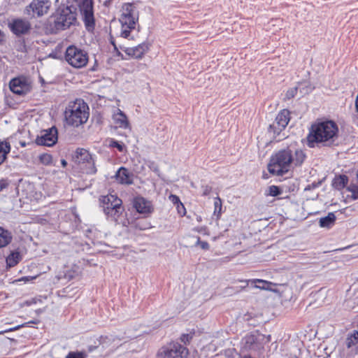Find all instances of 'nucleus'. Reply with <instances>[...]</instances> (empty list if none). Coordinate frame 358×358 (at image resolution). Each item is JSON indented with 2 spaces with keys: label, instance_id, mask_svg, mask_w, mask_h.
<instances>
[{
  "label": "nucleus",
  "instance_id": "a18cd8bd",
  "mask_svg": "<svg viewBox=\"0 0 358 358\" xmlns=\"http://www.w3.org/2000/svg\"><path fill=\"white\" fill-rule=\"evenodd\" d=\"M25 145H26V144H25V143H21V145H22V147H24V146H25Z\"/></svg>",
  "mask_w": 358,
  "mask_h": 358
},
{
  "label": "nucleus",
  "instance_id": "f704fd0d",
  "mask_svg": "<svg viewBox=\"0 0 358 358\" xmlns=\"http://www.w3.org/2000/svg\"><path fill=\"white\" fill-rule=\"evenodd\" d=\"M192 338V335L190 334H182L180 337V340L185 344L188 343Z\"/></svg>",
  "mask_w": 358,
  "mask_h": 358
},
{
  "label": "nucleus",
  "instance_id": "20e7f679",
  "mask_svg": "<svg viewBox=\"0 0 358 358\" xmlns=\"http://www.w3.org/2000/svg\"><path fill=\"white\" fill-rule=\"evenodd\" d=\"M120 22L122 29L120 36L124 38H130L131 33L136 28L138 21V10L132 3L123 4L121 10Z\"/></svg>",
  "mask_w": 358,
  "mask_h": 358
},
{
  "label": "nucleus",
  "instance_id": "37998d69",
  "mask_svg": "<svg viewBox=\"0 0 358 358\" xmlns=\"http://www.w3.org/2000/svg\"><path fill=\"white\" fill-rule=\"evenodd\" d=\"M349 190L352 191V192L354 193V196H353V198H354L355 199H358V194H357V195H355V191L354 189H350V188H349Z\"/></svg>",
  "mask_w": 358,
  "mask_h": 358
},
{
  "label": "nucleus",
  "instance_id": "ea45409f",
  "mask_svg": "<svg viewBox=\"0 0 358 358\" xmlns=\"http://www.w3.org/2000/svg\"><path fill=\"white\" fill-rule=\"evenodd\" d=\"M281 22V21H280V20H279V19L271 20L269 22L268 24H272L273 26H274V25H275V22Z\"/></svg>",
  "mask_w": 358,
  "mask_h": 358
},
{
  "label": "nucleus",
  "instance_id": "1a4fd4ad",
  "mask_svg": "<svg viewBox=\"0 0 358 358\" xmlns=\"http://www.w3.org/2000/svg\"><path fill=\"white\" fill-rule=\"evenodd\" d=\"M288 110H282L276 116L273 123L269 126L268 131L273 138H276L280 136L281 131L287 127L290 120Z\"/></svg>",
  "mask_w": 358,
  "mask_h": 358
},
{
  "label": "nucleus",
  "instance_id": "6ab92c4d",
  "mask_svg": "<svg viewBox=\"0 0 358 358\" xmlns=\"http://www.w3.org/2000/svg\"><path fill=\"white\" fill-rule=\"evenodd\" d=\"M134 207L139 213H148L151 212L150 203L143 197L134 199Z\"/></svg>",
  "mask_w": 358,
  "mask_h": 358
},
{
  "label": "nucleus",
  "instance_id": "6e6552de",
  "mask_svg": "<svg viewBox=\"0 0 358 358\" xmlns=\"http://www.w3.org/2000/svg\"><path fill=\"white\" fill-rule=\"evenodd\" d=\"M76 13L70 7L66 6L61 9L59 15L55 21V28L57 31L69 28L76 22Z\"/></svg>",
  "mask_w": 358,
  "mask_h": 358
},
{
  "label": "nucleus",
  "instance_id": "72a5a7b5",
  "mask_svg": "<svg viewBox=\"0 0 358 358\" xmlns=\"http://www.w3.org/2000/svg\"><path fill=\"white\" fill-rule=\"evenodd\" d=\"M176 207L177 208V211H178V214L180 216H184L185 215L186 210H185L184 205L182 203V202L180 203H179L178 206H176Z\"/></svg>",
  "mask_w": 358,
  "mask_h": 358
},
{
  "label": "nucleus",
  "instance_id": "7c9ffc66",
  "mask_svg": "<svg viewBox=\"0 0 358 358\" xmlns=\"http://www.w3.org/2000/svg\"><path fill=\"white\" fill-rule=\"evenodd\" d=\"M169 199L170 200V201L174 205V206H178L179 203H181L179 197L175 194H171L169 196Z\"/></svg>",
  "mask_w": 358,
  "mask_h": 358
},
{
  "label": "nucleus",
  "instance_id": "2eb2a0df",
  "mask_svg": "<svg viewBox=\"0 0 358 358\" xmlns=\"http://www.w3.org/2000/svg\"><path fill=\"white\" fill-rule=\"evenodd\" d=\"M51 6L50 0H34L27 8L30 14V10L33 12V15L36 14L38 16H42L46 14Z\"/></svg>",
  "mask_w": 358,
  "mask_h": 358
},
{
  "label": "nucleus",
  "instance_id": "79ce46f5",
  "mask_svg": "<svg viewBox=\"0 0 358 358\" xmlns=\"http://www.w3.org/2000/svg\"><path fill=\"white\" fill-rule=\"evenodd\" d=\"M21 327H24V324H22V325H19V326H17V327H14V328H12V329H10L9 331H13V330L19 329Z\"/></svg>",
  "mask_w": 358,
  "mask_h": 358
},
{
  "label": "nucleus",
  "instance_id": "f8f14e48",
  "mask_svg": "<svg viewBox=\"0 0 358 358\" xmlns=\"http://www.w3.org/2000/svg\"><path fill=\"white\" fill-rule=\"evenodd\" d=\"M10 31L17 36L27 34L31 29L30 22L25 19H14L8 23Z\"/></svg>",
  "mask_w": 358,
  "mask_h": 358
},
{
  "label": "nucleus",
  "instance_id": "cd10ccee",
  "mask_svg": "<svg viewBox=\"0 0 358 358\" xmlns=\"http://www.w3.org/2000/svg\"><path fill=\"white\" fill-rule=\"evenodd\" d=\"M297 90L298 88L296 87L289 89L285 94V99H290L294 98L296 94Z\"/></svg>",
  "mask_w": 358,
  "mask_h": 358
},
{
  "label": "nucleus",
  "instance_id": "e433bc0d",
  "mask_svg": "<svg viewBox=\"0 0 358 358\" xmlns=\"http://www.w3.org/2000/svg\"><path fill=\"white\" fill-rule=\"evenodd\" d=\"M113 145L114 147L117 148L118 149V150H120V151H122L123 150L124 145L120 144V143H119L117 141H114L113 143Z\"/></svg>",
  "mask_w": 358,
  "mask_h": 358
},
{
  "label": "nucleus",
  "instance_id": "5701e85b",
  "mask_svg": "<svg viewBox=\"0 0 358 358\" xmlns=\"http://www.w3.org/2000/svg\"><path fill=\"white\" fill-rule=\"evenodd\" d=\"M22 257L18 251H13L6 258V264L9 267H13L21 260Z\"/></svg>",
  "mask_w": 358,
  "mask_h": 358
},
{
  "label": "nucleus",
  "instance_id": "39448f33",
  "mask_svg": "<svg viewBox=\"0 0 358 358\" xmlns=\"http://www.w3.org/2000/svg\"><path fill=\"white\" fill-rule=\"evenodd\" d=\"M65 59L71 66L80 69L87 64L88 55L85 51L74 45H71L66 50Z\"/></svg>",
  "mask_w": 358,
  "mask_h": 358
},
{
  "label": "nucleus",
  "instance_id": "9d476101",
  "mask_svg": "<svg viewBox=\"0 0 358 358\" xmlns=\"http://www.w3.org/2000/svg\"><path fill=\"white\" fill-rule=\"evenodd\" d=\"M187 355V350L180 344L170 343L162 348L159 354V358H184Z\"/></svg>",
  "mask_w": 358,
  "mask_h": 358
},
{
  "label": "nucleus",
  "instance_id": "4468645a",
  "mask_svg": "<svg viewBox=\"0 0 358 358\" xmlns=\"http://www.w3.org/2000/svg\"><path fill=\"white\" fill-rule=\"evenodd\" d=\"M10 90L15 94H24L30 90V85L25 77L13 78L9 83Z\"/></svg>",
  "mask_w": 358,
  "mask_h": 358
},
{
  "label": "nucleus",
  "instance_id": "aec40b11",
  "mask_svg": "<svg viewBox=\"0 0 358 358\" xmlns=\"http://www.w3.org/2000/svg\"><path fill=\"white\" fill-rule=\"evenodd\" d=\"M250 282H251L252 283H261V284H262V285H255L254 286L255 288H258V289H264V290L271 291V292H277V290L274 289L273 288V286L275 285V284H274V283H273L271 282H269V281L262 280V279H253V280H245V282L246 283V285L243 287V288H245L246 286H248V283Z\"/></svg>",
  "mask_w": 358,
  "mask_h": 358
},
{
  "label": "nucleus",
  "instance_id": "a211bd4d",
  "mask_svg": "<svg viewBox=\"0 0 358 358\" xmlns=\"http://www.w3.org/2000/svg\"><path fill=\"white\" fill-rule=\"evenodd\" d=\"M113 120L118 127L122 129L129 128V122L127 117L120 109H117L116 112L114 113Z\"/></svg>",
  "mask_w": 358,
  "mask_h": 358
},
{
  "label": "nucleus",
  "instance_id": "a878e982",
  "mask_svg": "<svg viewBox=\"0 0 358 358\" xmlns=\"http://www.w3.org/2000/svg\"><path fill=\"white\" fill-rule=\"evenodd\" d=\"M282 193L281 189L275 185H271L268 187L267 195L276 196Z\"/></svg>",
  "mask_w": 358,
  "mask_h": 358
},
{
  "label": "nucleus",
  "instance_id": "58836bf2",
  "mask_svg": "<svg viewBox=\"0 0 358 358\" xmlns=\"http://www.w3.org/2000/svg\"><path fill=\"white\" fill-rule=\"evenodd\" d=\"M151 169L154 172L157 173L159 175V169L157 165L153 164Z\"/></svg>",
  "mask_w": 358,
  "mask_h": 358
},
{
  "label": "nucleus",
  "instance_id": "c03bdc74",
  "mask_svg": "<svg viewBox=\"0 0 358 358\" xmlns=\"http://www.w3.org/2000/svg\"><path fill=\"white\" fill-rule=\"evenodd\" d=\"M61 163H62V165L64 167H65V166L67 165V162H66V160H64V159H62V160L61 161Z\"/></svg>",
  "mask_w": 358,
  "mask_h": 358
},
{
  "label": "nucleus",
  "instance_id": "f03ea898",
  "mask_svg": "<svg viewBox=\"0 0 358 358\" xmlns=\"http://www.w3.org/2000/svg\"><path fill=\"white\" fill-rule=\"evenodd\" d=\"M338 138V127L332 120L315 123L311 126L307 136V145L310 148L330 147L336 144Z\"/></svg>",
  "mask_w": 358,
  "mask_h": 358
},
{
  "label": "nucleus",
  "instance_id": "b1692460",
  "mask_svg": "<svg viewBox=\"0 0 358 358\" xmlns=\"http://www.w3.org/2000/svg\"><path fill=\"white\" fill-rule=\"evenodd\" d=\"M10 151V145L8 142L0 143V164L6 159V155Z\"/></svg>",
  "mask_w": 358,
  "mask_h": 358
},
{
  "label": "nucleus",
  "instance_id": "c756f323",
  "mask_svg": "<svg viewBox=\"0 0 358 358\" xmlns=\"http://www.w3.org/2000/svg\"><path fill=\"white\" fill-rule=\"evenodd\" d=\"M66 358H85V354L82 352H70Z\"/></svg>",
  "mask_w": 358,
  "mask_h": 358
},
{
  "label": "nucleus",
  "instance_id": "9b49d317",
  "mask_svg": "<svg viewBox=\"0 0 358 358\" xmlns=\"http://www.w3.org/2000/svg\"><path fill=\"white\" fill-rule=\"evenodd\" d=\"M74 159L76 163L86 164L87 166L86 173L88 174H94L96 169L94 161L90 153L84 148H78L75 152Z\"/></svg>",
  "mask_w": 358,
  "mask_h": 358
},
{
  "label": "nucleus",
  "instance_id": "c85d7f7f",
  "mask_svg": "<svg viewBox=\"0 0 358 358\" xmlns=\"http://www.w3.org/2000/svg\"><path fill=\"white\" fill-rule=\"evenodd\" d=\"M214 206H215L214 213L215 214L217 213L218 215L220 214L221 210H222V201L219 197H217L215 199V202H214Z\"/></svg>",
  "mask_w": 358,
  "mask_h": 358
},
{
  "label": "nucleus",
  "instance_id": "f3484780",
  "mask_svg": "<svg viewBox=\"0 0 358 358\" xmlns=\"http://www.w3.org/2000/svg\"><path fill=\"white\" fill-rule=\"evenodd\" d=\"M116 180L121 184L131 185L133 183V174L129 171L121 167L115 174Z\"/></svg>",
  "mask_w": 358,
  "mask_h": 358
},
{
  "label": "nucleus",
  "instance_id": "a19ab883",
  "mask_svg": "<svg viewBox=\"0 0 358 358\" xmlns=\"http://www.w3.org/2000/svg\"><path fill=\"white\" fill-rule=\"evenodd\" d=\"M4 34L0 30V43L3 40Z\"/></svg>",
  "mask_w": 358,
  "mask_h": 358
},
{
  "label": "nucleus",
  "instance_id": "473e14b6",
  "mask_svg": "<svg viewBox=\"0 0 358 358\" xmlns=\"http://www.w3.org/2000/svg\"><path fill=\"white\" fill-rule=\"evenodd\" d=\"M201 189L203 196H208L212 192V187L209 185H203L201 187Z\"/></svg>",
  "mask_w": 358,
  "mask_h": 358
},
{
  "label": "nucleus",
  "instance_id": "bb28decb",
  "mask_svg": "<svg viewBox=\"0 0 358 358\" xmlns=\"http://www.w3.org/2000/svg\"><path fill=\"white\" fill-rule=\"evenodd\" d=\"M40 162L44 165H49L52 163V157L50 155L45 153L39 157Z\"/></svg>",
  "mask_w": 358,
  "mask_h": 358
},
{
  "label": "nucleus",
  "instance_id": "0eeeda50",
  "mask_svg": "<svg viewBox=\"0 0 358 358\" xmlns=\"http://www.w3.org/2000/svg\"><path fill=\"white\" fill-rule=\"evenodd\" d=\"M78 6L86 29L92 31L95 27L93 0H81Z\"/></svg>",
  "mask_w": 358,
  "mask_h": 358
},
{
  "label": "nucleus",
  "instance_id": "c9c22d12",
  "mask_svg": "<svg viewBox=\"0 0 358 358\" xmlns=\"http://www.w3.org/2000/svg\"><path fill=\"white\" fill-rule=\"evenodd\" d=\"M8 183L6 180H0V191L4 188H6L8 186Z\"/></svg>",
  "mask_w": 358,
  "mask_h": 358
},
{
  "label": "nucleus",
  "instance_id": "423d86ee",
  "mask_svg": "<svg viewBox=\"0 0 358 358\" xmlns=\"http://www.w3.org/2000/svg\"><path fill=\"white\" fill-rule=\"evenodd\" d=\"M103 211L108 217L116 220L122 213V200L117 196L108 194L100 199Z\"/></svg>",
  "mask_w": 358,
  "mask_h": 358
},
{
  "label": "nucleus",
  "instance_id": "412c9836",
  "mask_svg": "<svg viewBox=\"0 0 358 358\" xmlns=\"http://www.w3.org/2000/svg\"><path fill=\"white\" fill-rule=\"evenodd\" d=\"M11 232L0 227V248L7 246L12 241Z\"/></svg>",
  "mask_w": 358,
  "mask_h": 358
},
{
  "label": "nucleus",
  "instance_id": "4c0bfd02",
  "mask_svg": "<svg viewBox=\"0 0 358 358\" xmlns=\"http://www.w3.org/2000/svg\"><path fill=\"white\" fill-rule=\"evenodd\" d=\"M136 227H138L141 230H145L146 229L150 228V227L146 226V225H145V226H143V225L140 226V222L136 223Z\"/></svg>",
  "mask_w": 358,
  "mask_h": 358
},
{
  "label": "nucleus",
  "instance_id": "dca6fc26",
  "mask_svg": "<svg viewBox=\"0 0 358 358\" xmlns=\"http://www.w3.org/2000/svg\"><path fill=\"white\" fill-rule=\"evenodd\" d=\"M148 44L143 43L134 48H127L124 51L129 56L136 59H140L148 50Z\"/></svg>",
  "mask_w": 358,
  "mask_h": 358
},
{
  "label": "nucleus",
  "instance_id": "ddd939ff",
  "mask_svg": "<svg viewBox=\"0 0 358 358\" xmlns=\"http://www.w3.org/2000/svg\"><path fill=\"white\" fill-rule=\"evenodd\" d=\"M57 141V130L55 127H52L42 132L40 136L36 138V144L39 145L52 146Z\"/></svg>",
  "mask_w": 358,
  "mask_h": 358
},
{
  "label": "nucleus",
  "instance_id": "f257e3e1",
  "mask_svg": "<svg viewBox=\"0 0 358 358\" xmlns=\"http://www.w3.org/2000/svg\"><path fill=\"white\" fill-rule=\"evenodd\" d=\"M306 158V155L301 149L289 146L271 157L268 169L273 175L282 176L295 167L301 166Z\"/></svg>",
  "mask_w": 358,
  "mask_h": 358
},
{
  "label": "nucleus",
  "instance_id": "4be33fe9",
  "mask_svg": "<svg viewBox=\"0 0 358 358\" xmlns=\"http://www.w3.org/2000/svg\"><path fill=\"white\" fill-rule=\"evenodd\" d=\"M336 221V216L334 213H329L324 217H321L319 221L320 226L324 228H330L333 226Z\"/></svg>",
  "mask_w": 358,
  "mask_h": 358
},
{
  "label": "nucleus",
  "instance_id": "49530a36",
  "mask_svg": "<svg viewBox=\"0 0 358 358\" xmlns=\"http://www.w3.org/2000/svg\"><path fill=\"white\" fill-rule=\"evenodd\" d=\"M357 336H358V334H357Z\"/></svg>",
  "mask_w": 358,
  "mask_h": 358
},
{
  "label": "nucleus",
  "instance_id": "7ed1b4c3",
  "mask_svg": "<svg viewBox=\"0 0 358 358\" xmlns=\"http://www.w3.org/2000/svg\"><path fill=\"white\" fill-rule=\"evenodd\" d=\"M89 115L87 104L83 99H76L69 102L66 108L65 122L69 126L78 127L87 121Z\"/></svg>",
  "mask_w": 358,
  "mask_h": 358
},
{
  "label": "nucleus",
  "instance_id": "2f4dec72",
  "mask_svg": "<svg viewBox=\"0 0 358 358\" xmlns=\"http://www.w3.org/2000/svg\"><path fill=\"white\" fill-rule=\"evenodd\" d=\"M196 245H199L202 249L203 250H208L209 249V244L206 241H201L200 240V238L198 237L197 241L196 243Z\"/></svg>",
  "mask_w": 358,
  "mask_h": 358
},
{
  "label": "nucleus",
  "instance_id": "393cba45",
  "mask_svg": "<svg viewBox=\"0 0 358 358\" xmlns=\"http://www.w3.org/2000/svg\"><path fill=\"white\" fill-rule=\"evenodd\" d=\"M348 182V177L345 175H341L334 179L333 185L336 189H341L345 187Z\"/></svg>",
  "mask_w": 358,
  "mask_h": 358
}]
</instances>
